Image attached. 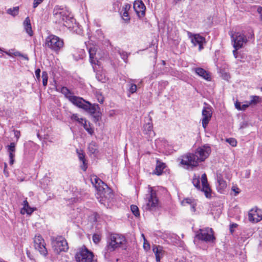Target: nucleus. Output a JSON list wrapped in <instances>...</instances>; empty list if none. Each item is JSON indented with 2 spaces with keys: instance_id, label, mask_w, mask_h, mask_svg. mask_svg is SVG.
<instances>
[{
  "instance_id": "f257e3e1",
  "label": "nucleus",
  "mask_w": 262,
  "mask_h": 262,
  "mask_svg": "<svg viewBox=\"0 0 262 262\" xmlns=\"http://www.w3.org/2000/svg\"><path fill=\"white\" fill-rule=\"evenodd\" d=\"M211 151V147L208 145H204L198 147L194 154L188 153L182 156L181 163L189 166L196 167L200 162L205 161L209 157Z\"/></svg>"
},
{
  "instance_id": "f03ea898",
  "label": "nucleus",
  "mask_w": 262,
  "mask_h": 262,
  "mask_svg": "<svg viewBox=\"0 0 262 262\" xmlns=\"http://www.w3.org/2000/svg\"><path fill=\"white\" fill-rule=\"evenodd\" d=\"M126 244L125 237L121 234L111 233L106 238V245L103 251L104 258L110 260L112 253Z\"/></svg>"
},
{
  "instance_id": "7ed1b4c3",
  "label": "nucleus",
  "mask_w": 262,
  "mask_h": 262,
  "mask_svg": "<svg viewBox=\"0 0 262 262\" xmlns=\"http://www.w3.org/2000/svg\"><path fill=\"white\" fill-rule=\"evenodd\" d=\"M70 13L66 8L61 6H56L53 10V16L56 23H63V25L69 28L71 27L69 21L72 22L74 19L69 16Z\"/></svg>"
},
{
  "instance_id": "20e7f679",
  "label": "nucleus",
  "mask_w": 262,
  "mask_h": 262,
  "mask_svg": "<svg viewBox=\"0 0 262 262\" xmlns=\"http://www.w3.org/2000/svg\"><path fill=\"white\" fill-rule=\"evenodd\" d=\"M46 46L58 54L64 47L63 40L53 34L49 35L45 40Z\"/></svg>"
},
{
  "instance_id": "39448f33",
  "label": "nucleus",
  "mask_w": 262,
  "mask_h": 262,
  "mask_svg": "<svg viewBox=\"0 0 262 262\" xmlns=\"http://www.w3.org/2000/svg\"><path fill=\"white\" fill-rule=\"evenodd\" d=\"M201 182L202 188H201L199 176L194 174L192 181L194 186L198 190H201L204 192L207 198H210L211 197V190L208 183L207 176L205 173L202 175Z\"/></svg>"
},
{
  "instance_id": "423d86ee",
  "label": "nucleus",
  "mask_w": 262,
  "mask_h": 262,
  "mask_svg": "<svg viewBox=\"0 0 262 262\" xmlns=\"http://www.w3.org/2000/svg\"><path fill=\"white\" fill-rule=\"evenodd\" d=\"M70 101L79 108H82L91 114H95L96 111L95 105H92L81 97L74 95L73 97L70 98Z\"/></svg>"
},
{
  "instance_id": "0eeeda50",
  "label": "nucleus",
  "mask_w": 262,
  "mask_h": 262,
  "mask_svg": "<svg viewBox=\"0 0 262 262\" xmlns=\"http://www.w3.org/2000/svg\"><path fill=\"white\" fill-rule=\"evenodd\" d=\"M91 181L102 198V200H100L99 202L103 203L102 202L103 198L106 197V193L108 194L110 192V188L105 183L96 176H91Z\"/></svg>"
},
{
  "instance_id": "6e6552de",
  "label": "nucleus",
  "mask_w": 262,
  "mask_h": 262,
  "mask_svg": "<svg viewBox=\"0 0 262 262\" xmlns=\"http://www.w3.org/2000/svg\"><path fill=\"white\" fill-rule=\"evenodd\" d=\"M52 244L55 251L57 253L66 252L69 249L67 241L62 236L52 238Z\"/></svg>"
},
{
  "instance_id": "1a4fd4ad",
  "label": "nucleus",
  "mask_w": 262,
  "mask_h": 262,
  "mask_svg": "<svg viewBox=\"0 0 262 262\" xmlns=\"http://www.w3.org/2000/svg\"><path fill=\"white\" fill-rule=\"evenodd\" d=\"M231 37L233 43V47L236 49H239L242 48L244 44L247 42V39L246 36L240 32L231 33Z\"/></svg>"
},
{
  "instance_id": "9d476101",
  "label": "nucleus",
  "mask_w": 262,
  "mask_h": 262,
  "mask_svg": "<svg viewBox=\"0 0 262 262\" xmlns=\"http://www.w3.org/2000/svg\"><path fill=\"white\" fill-rule=\"evenodd\" d=\"M199 232L200 233L196 235V237L199 239L206 242H213L215 239L212 228L208 227L205 229H200Z\"/></svg>"
},
{
  "instance_id": "9b49d317",
  "label": "nucleus",
  "mask_w": 262,
  "mask_h": 262,
  "mask_svg": "<svg viewBox=\"0 0 262 262\" xmlns=\"http://www.w3.org/2000/svg\"><path fill=\"white\" fill-rule=\"evenodd\" d=\"M93 257V253L86 248L80 249L75 255L78 262H92Z\"/></svg>"
},
{
  "instance_id": "f8f14e48",
  "label": "nucleus",
  "mask_w": 262,
  "mask_h": 262,
  "mask_svg": "<svg viewBox=\"0 0 262 262\" xmlns=\"http://www.w3.org/2000/svg\"><path fill=\"white\" fill-rule=\"evenodd\" d=\"M149 193L147 195V203L146 209L147 210H153L158 204V200L156 196V193L154 191L152 187H149Z\"/></svg>"
},
{
  "instance_id": "ddd939ff",
  "label": "nucleus",
  "mask_w": 262,
  "mask_h": 262,
  "mask_svg": "<svg viewBox=\"0 0 262 262\" xmlns=\"http://www.w3.org/2000/svg\"><path fill=\"white\" fill-rule=\"evenodd\" d=\"M34 244L35 249L38 250L41 255L46 256L48 254L45 241L41 235H38L35 236Z\"/></svg>"
},
{
  "instance_id": "4468645a",
  "label": "nucleus",
  "mask_w": 262,
  "mask_h": 262,
  "mask_svg": "<svg viewBox=\"0 0 262 262\" xmlns=\"http://www.w3.org/2000/svg\"><path fill=\"white\" fill-rule=\"evenodd\" d=\"M248 219L252 223H257L262 220V210L255 208L248 213Z\"/></svg>"
},
{
  "instance_id": "2eb2a0df",
  "label": "nucleus",
  "mask_w": 262,
  "mask_h": 262,
  "mask_svg": "<svg viewBox=\"0 0 262 262\" xmlns=\"http://www.w3.org/2000/svg\"><path fill=\"white\" fill-rule=\"evenodd\" d=\"M188 35L191 38V41L193 45L194 46L199 45V49L200 51L203 48V44L205 42V38L199 34H192L189 32H188Z\"/></svg>"
},
{
  "instance_id": "dca6fc26",
  "label": "nucleus",
  "mask_w": 262,
  "mask_h": 262,
  "mask_svg": "<svg viewBox=\"0 0 262 262\" xmlns=\"http://www.w3.org/2000/svg\"><path fill=\"white\" fill-rule=\"evenodd\" d=\"M202 125L205 128L210 121L212 116V112L209 107H204L202 111Z\"/></svg>"
},
{
  "instance_id": "f3484780",
  "label": "nucleus",
  "mask_w": 262,
  "mask_h": 262,
  "mask_svg": "<svg viewBox=\"0 0 262 262\" xmlns=\"http://www.w3.org/2000/svg\"><path fill=\"white\" fill-rule=\"evenodd\" d=\"M152 251L155 254L156 261L160 262L161 258L164 254L163 247L159 245H154L152 246Z\"/></svg>"
},
{
  "instance_id": "a211bd4d",
  "label": "nucleus",
  "mask_w": 262,
  "mask_h": 262,
  "mask_svg": "<svg viewBox=\"0 0 262 262\" xmlns=\"http://www.w3.org/2000/svg\"><path fill=\"white\" fill-rule=\"evenodd\" d=\"M97 49L95 47H91L89 49V52L90 55V60L91 63L93 64H97L98 63V60L97 59V58L95 57L96 54Z\"/></svg>"
},
{
  "instance_id": "6ab92c4d",
  "label": "nucleus",
  "mask_w": 262,
  "mask_h": 262,
  "mask_svg": "<svg viewBox=\"0 0 262 262\" xmlns=\"http://www.w3.org/2000/svg\"><path fill=\"white\" fill-rule=\"evenodd\" d=\"M134 8L137 13L139 14L140 12H141L142 14H144L145 7L142 1H135L134 4Z\"/></svg>"
},
{
  "instance_id": "aec40b11",
  "label": "nucleus",
  "mask_w": 262,
  "mask_h": 262,
  "mask_svg": "<svg viewBox=\"0 0 262 262\" xmlns=\"http://www.w3.org/2000/svg\"><path fill=\"white\" fill-rule=\"evenodd\" d=\"M130 8V5L125 4L123 6L122 9L120 11V14L121 15L122 18L125 21H128L130 19L128 13V11Z\"/></svg>"
},
{
  "instance_id": "412c9836",
  "label": "nucleus",
  "mask_w": 262,
  "mask_h": 262,
  "mask_svg": "<svg viewBox=\"0 0 262 262\" xmlns=\"http://www.w3.org/2000/svg\"><path fill=\"white\" fill-rule=\"evenodd\" d=\"M196 73L205 80L210 81L211 79L209 74L204 69L198 68L195 69Z\"/></svg>"
},
{
  "instance_id": "4be33fe9",
  "label": "nucleus",
  "mask_w": 262,
  "mask_h": 262,
  "mask_svg": "<svg viewBox=\"0 0 262 262\" xmlns=\"http://www.w3.org/2000/svg\"><path fill=\"white\" fill-rule=\"evenodd\" d=\"M24 26L26 32L28 34V35H29L30 36H32L33 35V31L30 23V20L29 17H27L25 18L24 21Z\"/></svg>"
},
{
  "instance_id": "5701e85b",
  "label": "nucleus",
  "mask_w": 262,
  "mask_h": 262,
  "mask_svg": "<svg viewBox=\"0 0 262 262\" xmlns=\"http://www.w3.org/2000/svg\"><path fill=\"white\" fill-rule=\"evenodd\" d=\"M165 168V163L161 162L159 160H157L156 167L154 173L158 176L161 175Z\"/></svg>"
},
{
  "instance_id": "b1692460",
  "label": "nucleus",
  "mask_w": 262,
  "mask_h": 262,
  "mask_svg": "<svg viewBox=\"0 0 262 262\" xmlns=\"http://www.w3.org/2000/svg\"><path fill=\"white\" fill-rule=\"evenodd\" d=\"M23 208L21 210V213L24 214L25 213L28 214H31L34 209L29 206V203L27 200H25L23 202Z\"/></svg>"
},
{
  "instance_id": "393cba45",
  "label": "nucleus",
  "mask_w": 262,
  "mask_h": 262,
  "mask_svg": "<svg viewBox=\"0 0 262 262\" xmlns=\"http://www.w3.org/2000/svg\"><path fill=\"white\" fill-rule=\"evenodd\" d=\"M60 92L63 94L66 98L68 99V100L70 101V99L71 97H72L74 96L73 95V93L71 92V91H70L67 87L63 86L61 89Z\"/></svg>"
},
{
  "instance_id": "a878e982",
  "label": "nucleus",
  "mask_w": 262,
  "mask_h": 262,
  "mask_svg": "<svg viewBox=\"0 0 262 262\" xmlns=\"http://www.w3.org/2000/svg\"><path fill=\"white\" fill-rule=\"evenodd\" d=\"M246 104L241 105V102L238 101H236L235 102V107L237 110L239 111H245L250 105L249 102L247 101L246 102Z\"/></svg>"
},
{
  "instance_id": "bb28decb",
  "label": "nucleus",
  "mask_w": 262,
  "mask_h": 262,
  "mask_svg": "<svg viewBox=\"0 0 262 262\" xmlns=\"http://www.w3.org/2000/svg\"><path fill=\"white\" fill-rule=\"evenodd\" d=\"M152 124L151 122L146 123L144 126V132L146 134H151L152 131Z\"/></svg>"
},
{
  "instance_id": "cd10ccee",
  "label": "nucleus",
  "mask_w": 262,
  "mask_h": 262,
  "mask_svg": "<svg viewBox=\"0 0 262 262\" xmlns=\"http://www.w3.org/2000/svg\"><path fill=\"white\" fill-rule=\"evenodd\" d=\"M19 12V7H14L12 8H9L7 10V13L13 16L18 15Z\"/></svg>"
},
{
  "instance_id": "c85d7f7f",
  "label": "nucleus",
  "mask_w": 262,
  "mask_h": 262,
  "mask_svg": "<svg viewBox=\"0 0 262 262\" xmlns=\"http://www.w3.org/2000/svg\"><path fill=\"white\" fill-rule=\"evenodd\" d=\"M251 100L249 101L250 105H255L261 101V98L258 96H251Z\"/></svg>"
},
{
  "instance_id": "c756f323",
  "label": "nucleus",
  "mask_w": 262,
  "mask_h": 262,
  "mask_svg": "<svg viewBox=\"0 0 262 262\" xmlns=\"http://www.w3.org/2000/svg\"><path fill=\"white\" fill-rule=\"evenodd\" d=\"M217 180L220 188L221 189H224L227 186L226 182L224 180L221 176H217Z\"/></svg>"
},
{
  "instance_id": "7c9ffc66",
  "label": "nucleus",
  "mask_w": 262,
  "mask_h": 262,
  "mask_svg": "<svg viewBox=\"0 0 262 262\" xmlns=\"http://www.w3.org/2000/svg\"><path fill=\"white\" fill-rule=\"evenodd\" d=\"M134 80H130L129 82L128 86H129V91L130 93L133 94L135 93L137 91V85L135 83H132Z\"/></svg>"
},
{
  "instance_id": "2f4dec72",
  "label": "nucleus",
  "mask_w": 262,
  "mask_h": 262,
  "mask_svg": "<svg viewBox=\"0 0 262 262\" xmlns=\"http://www.w3.org/2000/svg\"><path fill=\"white\" fill-rule=\"evenodd\" d=\"M89 151L91 154H95L97 151V146L95 142H91L88 147Z\"/></svg>"
},
{
  "instance_id": "473e14b6",
  "label": "nucleus",
  "mask_w": 262,
  "mask_h": 262,
  "mask_svg": "<svg viewBox=\"0 0 262 262\" xmlns=\"http://www.w3.org/2000/svg\"><path fill=\"white\" fill-rule=\"evenodd\" d=\"M130 209L133 213L136 216V217H138L140 216V213L138 207L135 205H132L130 206Z\"/></svg>"
},
{
  "instance_id": "72a5a7b5",
  "label": "nucleus",
  "mask_w": 262,
  "mask_h": 262,
  "mask_svg": "<svg viewBox=\"0 0 262 262\" xmlns=\"http://www.w3.org/2000/svg\"><path fill=\"white\" fill-rule=\"evenodd\" d=\"M42 84L46 86L48 83V74L47 72L43 71L42 73Z\"/></svg>"
},
{
  "instance_id": "f704fd0d",
  "label": "nucleus",
  "mask_w": 262,
  "mask_h": 262,
  "mask_svg": "<svg viewBox=\"0 0 262 262\" xmlns=\"http://www.w3.org/2000/svg\"><path fill=\"white\" fill-rule=\"evenodd\" d=\"M77 154L78 155V158L79 159L80 161H84L85 159V155L83 152L82 150H78L77 149Z\"/></svg>"
},
{
  "instance_id": "c9c22d12",
  "label": "nucleus",
  "mask_w": 262,
  "mask_h": 262,
  "mask_svg": "<svg viewBox=\"0 0 262 262\" xmlns=\"http://www.w3.org/2000/svg\"><path fill=\"white\" fill-rule=\"evenodd\" d=\"M226 142H228L232 146L234 147L236 146L237 142L236 140L232 138H228L226 139Z\"/></svg>"
},
{
  "instance_id": "e433bc0d",
  "label": "nucleus",
  "mask_w": 262,
  "mask_h": 262,
  "mask_svg": "<svg viewBox=\"0 0 262 262\" xmlns=\"http://www.w3.org/2000/svg\"><path fill=\"white\" fill-rule=\"evenodd\" d=\"M96 78L99 81H101L102 82H105L106 80L105 76L100 73H97L96 74Z\"/></svg>"
},
{
  "instance_id": "4c0bfd02",
  "label": "nucleus",
  "mask_w": 262,
  "mask_h": 262,
  "mask_svg": "<svg viewBox=\"0 0 262 262\" xmlns=\"http://www.w3.org/2000/svg\"><path fill=\"white\" fill-rule=\"evenodd\" d=\"M8 150L9 152H15V144L13 142L11 143L8 146Z\"/></svg>"
},
{
  "instance_id": "58836bf2",
  "label": "nucleus",
  "mask_w": 262,
  "mask_h": 262,
  "mask_svg": "<svg viewBox=\"0 0 262 262\" xmlns=\"http://www.w3.org/2000/svg\"><path fill=\"white\" fill-rule=\"evenodd\" d=\"M101 240V237L99 235L94 234L93 236V241L95 244H98Z\"/></svg>"
},
{
  "instance_id": "ea45409f",
  "label": "nucleus",
  "mask_w": 262,
  "mask_h": 262,
  "mask_svg": "<svg viewBox=\"0 0 262 262\" xmlns=\"http://www.w3.org/2000/svg\"><path fill=\"white\" fill-rule=\"evenodd\" d=\"M9 156L10 159V164L13 165L14 162V158L15 157L14 152H9Z\"/></svg>"
},
{
  "instance_id": "a19ab883",
  "label": "nucleus",
  "mask_w": 262,
  "mask_h": 262,
  "mask_svg": "<svg viewBox=\"0 0 262 262\" xmlns=\"http://www.w3.org/2000/svg\"><path fill=\"white\" fill-rule=\"evenodd\" d=\"M120 56L121 57V58L123 59V60L125 62H127V58H128V54L126 52H122L120 53Z\"/></svg>"
},
{
  "instance_id": "79ce46f5",
  "label": "nucleus",
  "mask_w": 262,
  "mask_h": 262,
  "mask_svg": "<svg viewBox=\"0 0 262 262\" xmlns=\"http://www.w3.org/2000/svg\"><path fill=\"white\" fill-rule=\"evenodd\" d=\"M142 236L143 237L144 241V245H143L144 248L145 250H147V249H149L150 245L148 243H146V242H147V241L146 240V239L145 238L144 235L143 234H142Z\"/></svg>"
},
{
  "instance_id": "37998d69",
  "label": "nucleus",
  "mask_w": 262,
  "mask_h": 262,
  "mask_svg": "<svg viewBox=\"0 0 262 262\" xmlns=\"http://www.w3.org/2000/svg\"><path fill=\"white\" fill-rule=\"evenodd\" d=\"M83 127L84 128V129H85V130H86L89 133H90V134H92V133H93L92 129V128H89V127H88V125H87V124H86V121H85V122H84V123L83 124Z\"/></svg>"
},
{
  "instance_id": "c03bdc74",
  "label": "nucleus",
  "mask_w": 262,
  "mask_h": 262,
  "mask_svg": "<svg viewBox=\"0 0 262 262\" xmlns=\"http://www.w3.org/2000/svg\"><path fill=\"white\" fill-rule=\"evenodd\" d=\"M43 0H34L33 8H36L39 4H40Z\"/></svg>"
},
{
  "instance_id": "a18cd8bd",
  "label": "nucleus",
  "mask_w": 262,
  "mask_h": 262,
  "mask_svg": "<svg viewBox=\"0 0 262 262\" xmlns=\"http://www.w3.org/2000/svg\"><path fill=\"white\" fill-rule=\"evenodd\" d=\"M35 76H36L37 79L38 81H39L40 79V69H37L35 71Z\"/></svg>"
},
{
  "instance_id": "49530a36",
  "label": "nucleus",
  "mask_w": 262,
  "mask_h": 262,
  "mask_svg": "<svg viewBox=\"0 0 262 262\" xmlns=\"http://www.w3.org/2000/svg\"><path fill=\"white\" fill-rule=\"evenodd\" d=\"M81 162H82V165H81V169L84 170V171H85L88 168V166H87V163L86 162V160H84V161H82Z\"/></svg>"
},
{
  "instance_id": "de8ad7c7",
  "label": "nucleus",
  "mask_w": 262,
  "mask_h": 262,
  "mask_svg": "<svg viewBox=\"0 0 262 262\" xmlns=\"http://www.w3.org/2000/svg\"><path fill=\"white\" fill-rule=\"evenodd\" d=\"M78 118H79V117H78V115L77 114H73L71 116V119L73 121H77L78 120Z\"/></svg>"
},
{
  "instance_id": "09e8293b",
  "label": "nucleus",
  "mask_w": 262,
  "mask_h": 262,
  "mask_svg": "<svg viewBox=\"0 0 262 262\" xmlns=\"http://www.w3.org/2000/svg\"><path fill=\"white\" fill-rule=\"evenodd\" d=\"M14 136L16 138L17 140L19 139L20 136V132L19 130H14Z\"/></svg>"
},
{
  "instance_id": "8fccbe9b",
  "label": "nucleus",
  "mask_w": 262,
  "mask_h": 262,
  "mask_svg": "<svg viewBox=\"0 0 262 262\" xmlns=\"http://www.w3.org/2000/svg\"><path fill=\"white\" fill-rule=\"evenodd\" d=\"M85 121H86L84 118H79L78 120L77 121L79 123L83 125V124L85 122Z\"/></svg>"
},
{
  "instance_id": "3c124183",
  "label": "nucleus",
  "mask_w": 262,
  "mask_h": 262,
  "mask_svg": "<svg viewBox=\"0 0 262 262\" xmlns=\"http://www.w3.org/2000/svg\"><path fill=\"white\" fill-rule=\"evenodd\" d=\"M232 190L235 192V195L239 193V189L237 187H232Z\"/></svg>"
},
{
  "instance_id": "603ef678",
  "label": "nucleus",
  "mask_w": 262,
  "mask_h": 262,
  "mask_svg": "<svg viewBox=\"0 0 262 262\" xmlns=\"http://www.w3.org/2000/svg\"><path fill=\"white\" fill-rule=\"evenodd\" d=\"M238 49H236V48H234V50L233 51V54L234 55V56L235 58H237V51Z\"/></svg>"
},
{
  "instance_id": "864d4df0",
  "label": "nucleus",
  "mask_w": 262,
  "mask_h": 262,
  "mask_svg": "<svg viewBox=\"0 0 262 262\" xmlns=\"http://www.w3.org/2000/svg\"><path fill=\"white\" fill-rule=\"evenodd\" d=\"M13 55L15 56H21V54L19 52H15L13 53Z\"/></svg>"
},
{
  "instance_id": "5fc2aeb1",
  "label": "nucleus",
  "mask_w": 262,
  "mask_h": 262,
  "mask_svg": "<svg viewBox=\"0 0 262 262\" xmlns=\"http://www.w3.org/2000/svg\"><path fill=\"white\" fill-rule=\"evenodd\" d=\"M237 224H232V225H231L230 226V228H235L237 227ZM230 230H231V232H232V230L231 229H230Z\"/></svg>"
},
{
  "instance_id": "6e6d98bb",
  "label": "nucleus",
  "mask_w": 262,
  "mask_h": 262,
  "mask_svg": "<svg viewBox=\"0 0 262 262\" xmlns=\"http://www.w3.org/2000/svg\"><path fill=\"white\" fill-rule=\"evenodd\" d=\"M20 57L24 58V59H25L27 60H29V58L27 56V55H23V54H21V56H20Z\"/></svg>"
},
{
  "instance_id": "4d7b16f0",
  "label": "nucleus",
  "mask_w": 262,
  "mask_h": 262,
  "mask_svg": "<svg viewBox=\"0 0 262 262\" xmlns=\"http://www.w3.org/2000/svg\"><path fill=\"white\" fill-rule=\"evenodd\" d=\"M98 100L99 102L103 103V98L102 97L101 98H98Z\"/></svg>"
},
{
  "instance_id": "13d9d810",
  "label": "nucleus",
  "mask_w": 262,
  "mask_h": 262,
  "mask_svg": "<svg viewBox=\"0 0 262 262\" xmlns=\"http://www.w3.org/2000/svg\"><path fill=\"white\" fill-rule=\"evenodd\" d=\"M185 200L187 203H190V199H186Z\"/></svg>"
},
{
  "instance_id": "bf43d9fd",
  "label": "nucleus",
  "mask_w": 262,
  "mask_h": 262,
  "mask_svg": "<svg viewBox=\"0 0 262 262\" xmlns=\"http://www.w3.org/2000/svg\"><path fill=\"white\" fill-rule=\"evenodd\" d=\"M162 62H163V64H165V61H162Z\"/></svg>"
},
{
  "instance_id": "052dcab7",
  "label": "nucleus",
  "mask_w": 262,
  "mask_h": 262,
  "mask_svg": "<svg viewBox=\"0 0 262 262\" xmlns=\"http://www.w3.org/2000/svg\"><path fill=\"white\" fill-rule=\"evenodd\" d=\"M6 53L7 54L9 55H10L9 53H8V52H6Z\"/></svg>"
}]
</instances>
